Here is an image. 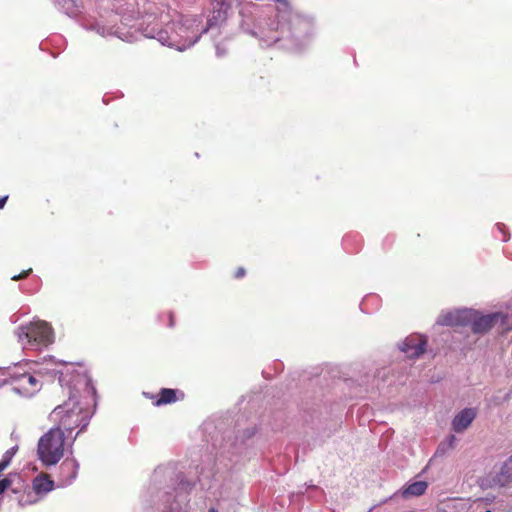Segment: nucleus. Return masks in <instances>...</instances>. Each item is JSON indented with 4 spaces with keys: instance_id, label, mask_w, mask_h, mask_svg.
Instances as JSON below:
<instances>
[{
    "instance_id": "nucleus-1",
    "label": "nucleus",
    "mask_w": 512,
    "mask_h": 512,
    "mask_svg": "<svg viewBox=\"0 0 512 512\" xmlns=\"http://www.w3.org/2000/svg\"><path fill=\"white\" fill-rule=\"evenodd\" d=\"M69 398L58 405L51 413L50 420L56 424L60 431L71 433L79 429L76 436L89 424L93 414L90 405L95 394V388L87 373H78L77 380L68 388Z\"/></svg>"
},
{
    "instance_id": "nucleus-2",
    "label": "nucleus",
    "mask_w": 512,
    "mask_h": 512,
    "mask_svg": "<svg viewBox=\"0 0 512 512\" xmlns=\"http://www.w3.org/2000/svg\"><path fill=\"white\" fill-rule=\"evenodd\" d=\"M169 16L161 15V23L164 28L158 24L148 25L144 30V35L148 38L157 39L162 45L175 48L178 51H184L193 46L200 38L201 34L207 31V28L201 30L199 25L201 19L196 16H179L177 21L167 22Z\"/></svg>"
},
{
    "instance_id": "nucleus-3",
    "label": "nucleus",
    "mask_w": 512,
    "mask_h": 512,
    "mask_svg": "<svg viewBox=\"0 0 512 512\" xmlns=\"http://www.w3.org/2000/svg\"><path fill=\"white\" fill-rule=\"evenodd\" d=\"M18 342L25 349H39L54 341L51 326L42 320H34L20 325L16 330Z\"/></svg>"
},
{
    "instance_id": "nucleus-4",
    "label": "nucleus",
    "mask_w": 512,
    "mask_h": 512,
    "mask_svg": "<svg viewBox=\"0 0 512 512\" xmlns=\"http://www.w3.org/2000/svg\"><path fill=\"white\" fill-rule=\"evenodd\" d=\"M65 437L60 428L52 427L42 435L37 445V455L45 466L56 465L64 456Z\"/></svg>"
},
{
    "instance_id": "nucleus-5",
    "label": "nucleus",
    "mask_w": 512,
    "mask_h": 512,
    "mask_svg": "<svg viewBox=\"0 0 512 512\" xmlns=\"http://www.w3.org/2000/svg\"><path fill=\"white\" fill-rule=\"evenodd\" d=\"M38 368L34 369L37 374L59 375V382L62 387L71 388L77 380L78 373H86L82 367H76L72 363L57 362L53 358L46 359Z\"/></svg>"
},
{
    "instance_id": "nucleus-6",
    "label": "nucleus",
    "mask_w": 512,
    "mask_h": 512,
    "mask_svg": "<svg viewBox=\"0 0 512 512\" xmlns=\"http://www.w3.org/2000/svg\"><path fill=\"white\" fill-rule=\"evenodd\" d=\"M36 374L32 368L25 370L21 365L15 366L9 372V382L12 389L25 397L34 395L42 387V383Z\"/></svg>"
},
{
    "instance_id": "nucleus-7",
    "label": "nucleus",
    "mask_w": 512,
    "mask_h": 512,
    "mask_svg": "<svg viewBox=\"0 0 512 512\" xmlns=\"http://www.w3.org/2000/svg\"><path fill=\"white\" fill-rule=\"evenodd\" d=\"M487 487H505L512 489V455L508 457L498 470L491 472L484 480Z\"/></svg>"
},
{
    "instance_id": "nucleus-8",
    "label": "nucleus",
    "mask_w": 512,
    "mask_h": 512,
    "mask_svg": "<svg viewBox=\"0 0 512 512\" xmlns=\"http://www.w3.org/2000/svg\"><path fill=\"white\" fill-rule=\"evenodd\" d=\"M504 319L505 316L500 312L482 315L478 311L474 310L473 319L469 320L468 325L471 326L474 333L484 334L497 323H503Z\"/></svg>"
},
{
    "instance_id": "nucleus-9",
    "label": "nucleus",
    "mask_w": 512,
    "mask_h": 512,
    "mask_svg": "<svg viewBox=\"0 0 512 512\" xmlns=\"http://www.w3.org/2000/svg\"><path fill=\"white\" fill-rule=\"evenodd\" d=\"M84 27L87 30L95 31L97 34H99L102 37L106 36H116L119 39L127 42H132L135 37L132 32L126 31L124 32L121 27H114V26H107L102 21L94 20V21H87L84 24Z\"/></svg>"
},
{
    "instance_id": "nucleus-10",
    "label": "nucleus",
    "mask_w": 512,
    "mask_h": 512,
    "mask_svg": "<svg viewBox=\"0 0 512 512\" xmlns=\"http://www.w3.org/2000/svg\"><path fill=\"white\" fill-rule=\"evenodd\" d=\"M473 309H456L443 311L437 318V324L441 326H466L473 319Z\"/></svg>"
},
{
    "instance_id": "nucleus-11",
    "label": "nucleus",
    "mask_w": 512,
    "mask_h": 512,
    "mask_svg": "<svg viewBox=\"0 0 512 512\" xmlns=\"http://www.w3.org/2000/svg\"><path fill=\"white\" fill-rule=\"evenodd\" d=\"M426 339L421 335L408 336L400 346L402 352L409 358H415L424 353Z\"/></svg>"
},
{
    "instance_id": "nucleus-12",
    "label": "nucleus",
    "mask_w": 512,
    "mask_h": 512,
    "mask_svg": "<svg viewBox=\"0 0 512 512\" xmlns=\"http://www.w3.org/2000/svg\"><path fill=\"white\" fill-rule=\"evenodd\" d=\"M477 411L475 408H464L455 415L452 420V428L455 432L465 431L476 418Z\"/></svg>"
},
{
    "instance_id": "nucleus-13",
    "label": "nucleus",
    "mask_w": 512,
    "mask_h": 512,
    "mask_svg": "<svg viewBox=\"0 0 512 512\" xmlns=\"http://www.w3.org/2000/svg\"><path fill=\"white\" fill-rule=\"evenodd\" d=\"M54 488V482L45 474L37 476L32 482V491L41 499Z\"/></svg>"
},
{
    "instance_id": "nucleus-14",
    "label": "nucleus",
    "mask_w": 512,
    "mask_h": 512,
    "mask_svg": "<svg viewBox=\"0 0 512 512\" xmlns=\"http://www.w3.org/2000/svg\"><path fill=\"white\" fill-rule=\"evenodd\" d=\"M79 464L74 458H67L60 466L62 474H67V479L65 480V484H71L78 472Z\"/></svg>"
},
{
    "instance_id": "nucleus-15",
    "label": "nucleus",
    "mask_w": 512,
    "mask_h": 512,
    "mask_svg": "<svg viewBox=\"0 0 512 512\" xmlns=\"http://www.w3.org/2000/svg\"><path fill=\"white\" fill-rule=\"evenodd\" d=\"M427 488H428V484L426 481H416V482H413V483L407 485L402 490V496L404 498L421 496L425 493Z\"/></svg>"
},
{
    "instance_id": "nucleus-16",
    "label": "nucleus",
    "mask_w": 512,
    "mask_h": 512,
    "mask_svg": "<svg viewBox=\"0 0 512 512\" xmlns=\"http://www.w3.org/2000/svg\"><path fill=\"white\" fill-rule=\"evenodd\" d=\"M174 401H176V391L173 389H162L156 405L168 404Z\"/></svg>"
},
{
    "instance_id": "nucleus-17",
    "label": "nucleus",
    "mask_w": 512,
    "mask_h": 512,
    "mask_svg": "<svg viewBox=\"0 0 512 512\" xmlns=\"http://www.w3.org/2000/svg\"><path fill=\"white\" fill-rule=\"evenodd\" d=\"M41 498L34 494L32 490L24 492L18 500L20 506L32 505L40 501Z\"/></svg>"
},
{
    "instance_id": "nucleus-18",
    "label": "nucleus",
    "mask_w": 512,
    "mask_h": 512,
    "mask_svg": "<svg viewBox=\"0 0 512 512\" xmlns=\"http://www.w3.org/2000/svg\"><path fill=\"white\" fill-rule=\"evenodd\" d=\"M17 452V446H14L10 449H8L2 456V459L0 461V472H2L4 469H6L12 458L14 457V455L16 454Z\"/></svg>"
},
{
    "instance_id": "nucleus-19",
    "label": "nucleus",
    "mask_w": 512,
    "mask_h": 512,
    "mask_svg": "<svg viewBox=\"0 0 512 512\" xmlns=\"http://www.w3.org/2000/svg\"><path fill=\"white\" fill-rule=\"evenodd\" d=\"M16 479H19L17 475L10 474L8 475V477L0 480V494L4 493L6 490L11 488Z\"/></svg>"
},
{
    "instance_id": "nucleus-20",
    "label": "nucleus",
    "mask_w": 512,
    "mask_h": 512,
    "mask_svg": "<svg viewBox=\"0 0 512 512\" xmlns=\"http://www.w3.org/2000/svg\"><path fill=\"white\" fill-rule=\"evenodd\" d=\"M32 271V269H28L26 271H23L21 274L19 275H14L11 279L14 280V281H17V280H20V279H23L25 278L26 276L29 275V273Z\"/></svg>"
},
{
    "instance_id": "nucleus-21",
    "label": "nucleus",
    "mask_w": 512,
    "mask_h": 512,
    "mask_svg": "<svg viewBox=\"0 0 512 512\" xmlns=\"http://www.w3.org/2000/svg\"><path fill=\"white\" fill-rule=\"evenodd\" d=\"M245 275V269L244 268H238L236 273H235V277L236 278H241Z\"/></svg>"
},
{
    "instance_id": "nucleus-22",
    "label": "nucleus",
    "mask_w": 512,
    "mask_h": 512,
    "mask_svg": "<svg viewBox=\"0 0 512 512\" xmlns=\"http://www.w3.org/2000/svg\"><path fill=\"white\" fill-rule=\"evenodd\" d=\"M8 199V196H4L0 198V209H2Z\"/></svg>"
},
{
    "instance_id": "nucleus-23",
    "label": "nucleus",
    "mask_w": 512,
    "mask_h": 512,
    "mask_svg": "<svg viewBox=\"0 0 512 512\" xmlns=\"http://www.w3.org/2000/svg\"><path fill=\"white\" fill-rule=\"evenodd\" d=\"M216 51H217V54H218L219 56L222 54V53H221V51H220V48H219L218 46L216 47Z\"/></svg>"
},
{
    "instance_id": "nucleus-24",
    "label": "nucleus",
    "mask_w": 512,
    "mask_h": 512,
    "mask_svg": "<svg viewBox=\"0 0 512 512\" xmlns=\"http://www.w3.org/2000/svg\"><path fill=\"white\" fill-rule=\"evenodd\" d=\"M209 512H217L215 509H210Z\"/></svg>"
},
{
    "instance_id": "nucleus-25",
    "label": "nucleus",
    "mask_w": 512,
    "mask_h": 512,
    "mask_svg": "<svg viewBox=\"0 0 512 512\" xmlns=\"http://www.w3.org/2000/svg\"><path fill=\"white\" fill-rule=\"evenodd\" d=\"M486 512H490V511H486Z\"/></svg>"
}]
</instances>
